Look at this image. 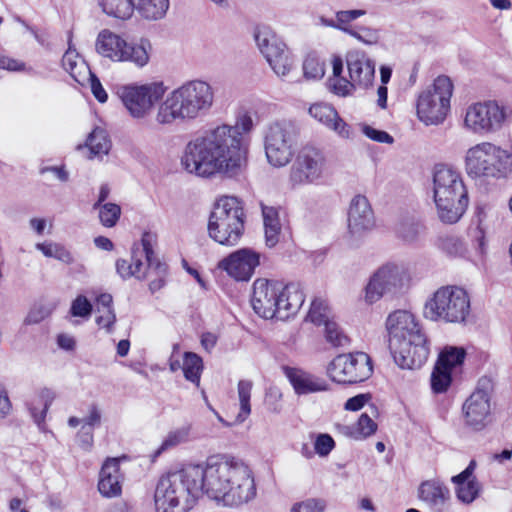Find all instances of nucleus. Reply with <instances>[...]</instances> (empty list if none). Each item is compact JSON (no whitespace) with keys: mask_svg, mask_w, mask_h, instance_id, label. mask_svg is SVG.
<instances>
[{"mask_svg":"<svg viewBox=\"0 0 512 512\" xmlns=\"http://www.w3.org/2000/svg\"><path fill=\"white\" fill-rule=\"evenodd\" d=\"M252 117L240 115L235 125H219L191 139L185 146L181 165L190 174L210 178L239 173L247 152V135L253 129Z\"/></svg>","mask_w":512,"mask_h":512,"instance_id":"obj_1","label":"nucleus"},{"mask_svg":"<svg viewBox=\"0 0 512 512\" xmlns=\"http://www.w3.org/2000/svg\"><path fill=\"white\" fill-rule=\"evenodd\" d=\"M199 496L226 507L237 508L256 498L257 488L252 469L242 459L218 455L202 465H188Z\"/></svg>","mask_w":512,"mask_h":512,"instance_id":"obj_2","label":"nucleus"},{"mask_svg":"<svg viewBox=\"0 0 512 512\" xmlns=\"http://www.w3.org/2000/svg\"><path fill=\"white\" fill-rule=\"evenodd\" d=\"M214 92L202 80L187 81L171 91L158 105L155 121L160 125L188 122L205 116L212 108Z\"/></svg>","mask_w":512,"mask_h":512,"instance_id":"obj_3","label":"nucleus"},{"mask_svg":"<svg viewBox=\"0 0 512 512\" xmlns=\"http://www.w3.org/2000/svg\"><path fill=\"white\" fill-rule=\"evenodd\" d=\"M433 198L442 222H458L469 201L461 173L451 166L437 164L433 170Z\"/></svg>","mask_w":512,"mask_h":512,"instance_id":"obj_4","label":"nucleus"},{"mask_svg":"<svg viewBox=\"0 0 512 512\" xmlns=\"http://www.w3.org/2000/svg\"><path fill=\"white\" fill-rule=\"evenodd\" d=\"M189 467L159 477L154 488L155 512H189L199 499Z\"/></svg>","mask_w":512,"mask_h":512,"instance_id":"obj_5","label":"nucleus"},{"mask_svg":"<svg viewBox=\"0 0 512 512\" xmlns=\"http://www.w3.org/2000/svg\"><path fill=\"white\" fill-rule=\"evenodd\" d=\"M465 169L472 178L506 179L512 175V152L491 142H481L466 151Z\"/></svg>","mask_w":512,"mask_h":512,"instance_id":"obj_6","label":"nucleus"},{"mask_svg":"<svg viewBox=\"0 0 512 512\" xmlns=\"http://www.w3.org/2000/svg\"><path fill=\"white\" fill-rule=\"evenodd\" d=\"M244 221L242 202L234 196H222L209 217V236L221 245L234 246L243 234Z\"/></svg>","mask_w":512,"mask_h":512,"instance_id":"obj_7","label":"nucleus"},{"mask_svg":"<svg viewBox=\"0 0 512 512\" xmlns=\"http://www.w3.org/2000/svg\"><path fill=\"white\" fill-rule=\"evenodd\" d=\"M470 313V297L459 286H443L437 289L424 306L425 318L432 321L462 323Z\"/></svg>","mask_w":512,"mask_h":512,"instance_id":"obj_8","label":"nucleus"},{"mask_svg":"<svg viewBox=\"0 0 512 512\" xmlns=\"http://www.w3.org/2000/svg\"><path fill=\"white\" fill-rule=\"evenodd\" d=\"M95 48L99 55L113 62H129L142 68L149 62L152 46L148 39L142 38L137 43H128L121 36L103 30L98 34Z\"/></svg>","mask_w":512,"mask_h":512,"instance_id":"obj_9","label":"nucleus"},{"mask_svg":"<svg viewBox=\"0 0 512 512\" xmlns=\"http://www.w3.org/2000/svg\"><path fill=\"white\" fill-rule=\"evenodd\" d=\"M298 129L291 121H276L263 131L264 150L268 163L276 168L288 165L295 155Z\"/></svg>","mask_w":512,"mask_h":512,"instance_id":"obj_10","label":"nucleus"},{"mask_svg":"<svg viewBox=\"0 0 512 512\" xmlns=\"http://www.w3.org/2000/svg\"><path fill=\"white\" fill-rule=\"evenodd\" d=\"M453 94V83L447 76H438L423 90L417 99V116L426 125L442 123L449 110Z\"/></svg>","mask_w":512,"mask_h":512,"instance_id":"obj_11","label":"nucleus"},{"mask_svg":"<svg viewBox=\"0 0 512 512\" xmlns=\"http://www.w3.org/2000/svg\"><path fill=\"white\" fill-rule=\"evenodd\" d=\"M409 280V272L403 264L385 263L370 276L364 290V301L371 305L383 297L398 295L407 288Z\"/></svg>","mask_w":512,"mask_h":512,"instance_id":"obj_12","label":"nucleus"},{"mask_svg":"<svg viewBox=\"0 0 512 512\" xmlns=\"http://www.w3.org/2000/svg\"><path fill=\"white\" fill-rule=\"evenodd\" d=\"M492 385L481 379L476 389L462 405L464 428L471 432H482L493 422Z\"/></svg>","mask_w":512,"mask_h":512,"instance_id":"obj_13","label":"nucleus"},{"mask_svg":"<svg viewBox=\"0 0 512 512\" xmlns=\"http://www.w3.org/2000/svg\"><path fill=\"white\" fill-rule=\"evenodd\" d=\"M165 91L166 87L162 82H150L121 86L117 90V95L132 118L144 119L152 113Z\"/></svg>","mask_w":512,"mask_h":512,"instance_id":"obj_14","label":"nucleus"},{"mask_svg":"<svg viewBox=\"0 0 512 512\" xmlns=\"http://www.w3.org/2000/svg\"><path fill=\"white\" fill-rule=\"evenodd\" d=\"M326 156L315 146H304L289 169L288 183L291 188L317 184L326 171Z\"/></svg>","mask_w":512,"mask_h":512,"instance_id":"obj_15","label":"nucleus"},{"mask_svg":"<svg viewBox=\"0 0 512 512\" xmlns=\"http://www.w3.org/2000/svg\"><path fill=\"white\" fill-rule=\"evenodd\" d=\"M373 372L372 362L364 352L340 354L327 367V374L334 382L354 384L368 379Z\"/></svg>","mask_w":512,"mask_h":512,"instance_id":"obj_16","label":"nucleus"},{"mask_svg":"<svg viewBox=\"0 0 512 512\" xmlns=\"http://www.w3.org/2000/svg\"><path fill=\"white\" fill-rule=\"evenodd\" d=\"M507 117V109L496 101L478 102L467 108L464 126L475 134L493 133L502 128Z\"/></svg>","mask_w":512,"mask_h":512,"instance_id":"obj_17","label":"nucleus"},{"mask_svg":"<svg viewBox=\"0 0 512 512\" xmlns=\"http://www.w3.org/2000/svg\"><path fill=\"white\" fill-rule=\"evenodd\" d=\"M254 40L270 67L278 76H286L293 61L286 45L277 38L268 26H258L254 31Z\"/></svg>","mask_w":512,"mask_h":512,"instance_id":"obj_18","label":"nucleus"},{"mask_svg":"<svg viewBox=\"0 0 512 512\" xmlns=\"http://www.w3.org/2000/svg\"><path fill=\"white\" fill-rule=\"evenodd\" d=\"M395 362L403 369L421 368L427 361L430 347L424 334L415 335L414 338L405 340L390 347Z\"/></svg>","mask_w":512,"mask_h":512,"instance_id":"obj_19","label":"nucleus"},{"mask_svg":"<svg viewBox=\"0 0 512 512\" xmlns=\"http://www.w3.org/2000/svg\"><path fill=\"white\" fill-rule=\"evenodd\" d=\"M258 265L259 254L251 249L242 248L222 259L218 268L226 271L237 281H248Z\"/></svg>","mask_w":512,"mask_h":512,"instance_id":"obj_20","label":"nucleus"},{"mask_svg":"<svg viewBox=\"0 0 512 512\" xmlns=\"http://www.w3.org/2000/svg\"><path fill=\"white\" fill-rule=\"evenodd\" d=\"M389 335V347L395 346L415 335L424 334L414 315L406 310L391 313L386 320Z\"/></svg>","mask_w":512,"mask_h":512,"instance_id":"obj_21","label":"nucleus"},{"mask_svg":"<svg viewBox=\"0 0 512 512\" xmlns=\"http://www.w3.org/2000/svg\"><path fill=\"white\" fill-rule=\"evenodd\" d=\"M277 282L257 279L253 283L251 305L254 312L264 319H276Z\"/></svg>","mask_w":512,"mask_h":512,"instance_id":"obj_22","label":"nucleus"},{"mask_svg":"<svg viewBox=\"0 0 512 512\" xmlns=\"http://www.w3.org/2000/svg\"><path fill=\"white\" fill-rule=\"evenodd\" d=\"M374 213L368 199L363 195L352 198L348 210V229L351 235L361 236L373 229Z\"/></svg>","mask_w":512,"mask_h":512,"instance_id":"obj_23","label":"nucleus"},{"mask_svg":"<svg viewBox=\"0 0 512 512\" xmlns=\"http://www.w3.org/2000/svg\"><path fill=\"white\" fill-rule=\"evenodd\" d=\"M277 294L275 305H277V320H287L293 317L302 307L305 296L298 283H289L283 286L277 282Z\"/></svg>","mask_w":512,"mask_h":512,"instance_id":"obj_24","label":"nucleus"},{"mask_svg":"<svg viewBox=\"0 0 512 512\" xmlns=\"http://www.w3.org/2000/svg\"><path fill=\"white\" fill-rule=\"evenodd\" d=\"M349 77L356 88L367 89L375 78V62L364 52L354 51L346 57Z\"/></svg>","mask_w":512,"mask_h":512,"instance_id":"obj_25","label":"nucleus"},{"mask_svg":"<svg viewBox=\"0 0 512 512\" xmlns=\"http://www.w3.org/2000/svg\"><path fill=\"white\" fill-rule=\"evenodd\" d=\"M154 236L150 233L143 234V246L146 251V278L155 276L150 280L149 289L152 293L159 291L165 285L167 265L161 262L153 250Z\"/></svg>","mask_w":512,"mask_h":512,"instance_id":"obj_26","label":"nucleus"},{"mask_svg":"<svg viewBox=\"0 0 512 512\" xmlns=\"http://www.w3.org/2000/svg\"><path fill=\"white\" fill-rule=\"evenodd\" d=\"M309 114L315 120L334 131L339 137H351V127L339 116L338 112L329 104L315 103L309 108Z\"/></svg>","mask_w":512,"mask_h":512,"instance_id":"obj_27","label":"nucleus"},{"mask_svg":"<svg viewBox=\"0 0 512 512\" xmlns=\"http://www.w3.org/2000/svg\"><path fill=\"white\" fill-rule=\"evenodd\" d=\"M418 497L432 511L442 512L450 498V491L439 480H426L418 488Z\"/></svg>","mask_w":512,"mask_h":512,"instance_id":"obj_28","label":"nucleus"},{"mask_svg":"<svg viewBox=\"0 0 512 512\" xmlns=\"http://www.w3.org/2000/svg\"><path fill=\"white\" fill-rule=\"evenodd\" d=\"M121 477L118 460L115 458L106 460L99 475L100 494L107 498L119 496L122 492Z\"/></svg>","mask_w":512,"mask_h":512,"instance_id":"obj_29","label":"nucleus"},{"mask_svg":"<svg viewBox=\"0 0 512 512\" xmlns=\"http://www.w3.org/2000/svg\"><path fill=\"white\" fill-rule=\"evenodd\" d=\"M116 270L123 279L130 277L138 280L146 279V251H144L143 237L140 243L133 246L131 260L119 259L116 262Z\"/></svg>","mask_w":512,"mask_h":512,"instance_id":"obj_30","label":"nucleus"},{"mask_svg":"<svg viewBox=\"0 0 512 512\" xmlns=\"http://www.w3.org/2000/svg\"><path fill=\"white\" fill-rule=\"evenodd\" d=\"M495 207L490 203H479L476 206L473 224L475 228L471 230V236L476 244V248L482 253L485 250V236L492 222L496 218Z\"/></svg>","mask_w":512,"mask_h":512,"instance_id":"obj_31","label":"nucleus"},{"mask_svg":"<svg viewBox=\"0 0 512 512\" xmlns=\"http://www.w3.org/2000/svg\"><path fill=\"white\" fill-rule=\"evenodd\" d=\"M284 373L297 394L327 390L325 380L298 368L284 367Z\"/></svg>","mask_w":512,"mask_h":512,"instance_id":"obj_32","label":"nucleus"},{"mask_svg":"<svg viewBox=\"0 0 512 512\" xmlns=\"http://www.w3.org/2000/svg\"><path fill=\"white\" fill-rule=\"evenodd\" d=\"M261 208L265 232V242L268 247H274L279 242L282 230L279 211L272 206L262 205Z\"/></svg>","mask_w":512,"mask_h":512,"instance_id":"obj_33","label":"nucleus"},{"mask_svg":"<svg viewBox=\"0 0 512 512\" xmlns=\"http://www.w3.org/2000/svg\"><path fill=\"white\" fill-rule=\"evenodd\" d=\"M62 66L80 84L90 70L82 57L70 47L62 57Z\"/></svg>","mask_w":512,"mask_h":512,"instance_id":"obj_34","label":"nucleus"},{"mask_svg":"<svg viewBox=\"0 0 512 512\" xmlns=\"http://www.w3.org/2000/svg\"><path fill=\"white\" fill-rule=\"evenodd\" d=\"M86 147L89 150V158L91 159L107 155L110 150L111 143L106 131L101 128H95L86 140Z\"/></svg>","mask_w":512,"mask_h":512,"instance_id":"obj_35","label":"nucleus"},{"mask_svg":"<svg viewBox=\"0 0 512 512\" xmlns=\"http://www.w3.org/2000/svg\"><path fill=\"white\" fill-rule=\"evenodd\" d=\"M396 234L405 242H414L424 231L423 224L414 217L406 216L399 220L395 228Z\"/></svg>","mask_w":512,"mask_h":512,"instance_id":"obj_36","label":"nucleus"},{"mask_svg":"<svg viewBox=\"0 0 512 512\" xmlns=\"http://www.w3.org/2000/svg\"><path fill=\"white\" fill-rule=\"evenodd\" d=\"M99 5L107 15L123 20L130 18L135 9L132 0H99Z\"/></svg>","mask_w":512,"mask_h":512,"instance_id":"obj_37","label":"nucleus"},{"mask_svg":"<svg viewBox=\"0 0 512 512\" xmlns=\"http://www.w3.org/2000/svg\"><path fill=\"white\" fill-rule=\"evenodd\" d=\"M343 429L349 437L361 440L373 435L377 430V424L367 413H363L354 425L345 426Z\"/></svg>","mask_w":512,"mask_h":512,"instance_id":"obj_38","label":"nucleus"},{"mask_svg":"<svg viewBox=\"0 0 512 512\" xmlns=\"http://www.w3.org/2000/svg\"><path fill=\"white\" fill-rule=\"evenodd\" d=\"M135 8L147 20H159L166 15L169 0H138Z\"/></svg>","mask_w":512,"mask_h":512,"instance_id":"obj_39","label":"nucleus"},{"mask_svg":"<svg viewBox=\"0 0 512 512\" xmlns=\"http://www.w3.org/2000/svg\"><path fill=\"white\" fill-rule=\"evenodd\" d=\"M36 249L41 251L45 257L54 258L65 264H72L74 257L72 253L61 243L46 241L37 243Z\"/></svg>","mask_w":512,"mask_h":512,"instance_id":"obj_40","label":"nucleus"},{"mask_svg":"<svg viewBox=\"0 0 512 512\" xmlns=\"http://www.w3.org/2000/svg\"><path fill=\"white\" fill-rule=\"evenodd\" d=\"M182 370L186 380L194 383L196 386H199L203 370V361L200 356L193 352H185Z\"/></svg>","mask_w":512,"mask_h":512,"instance_id":"obj_41","label":"nucleus"},{"mask_svg":"<svg viewBox=\"0 0 512 512\" xmlns=\"http://www.w3.org/2000/svg\"><path fill=\"white\" fill-rule=\"evenodd\" d=\"M191 427L185 425L170 431L162 441L159 448L154 452L153 457L160 456L163 452L170 450L189 440Z\"/></svg>","mask_w":512,"mask_h":512,"instance_id":"obj_42","label":"nucleus"},{"mask_svg":"<svg viewBox=\"0 0 512 512\" xmlns=\"http://www.w3.org/2000/svg\"><path fill=\"white\" fill-rule=\"evenodd\" d=\"M453 484L455 485L456 497L463 504H471L479 497L482 491V485L476 478L470 479L469 482Z\"/></svg>","mask_w":512,"mask_h":512,"instance_id":"obj_43","label":"nucleus"},{"mask_svg":"<svg viewBox=\"0 0 512 512\" xmlns=\"http://www.w3.org/2000/svg\"><path fill=\"white\" fill-rule=\"evenodd\" d=\"M253 383L250 380H240L238 382V398L240 403V412L236 417L238 423H242L251 413V391Z\"/></svg>","mask_w":512,"mask_h":512,"instance_id":"obj_44","label":"nucleus"},{"mask_svg":"<svg viewBox=\"0 0 512 512\" xmlns=\"http://www.w3.org/2000/svg\"><path fill=\"white\" fill-rule=\"evenodd\" d=\"M442 363H436L431 374V388L435 393L445 392L452 380L451 372L446 370Z\"/></svg>","mask_w":512,"mask_h":512,"instance_id":"obj_45","label":"nucleus"},{"mask_svg":"<svg viewBox=\"0 0 512 512\" xmlns=\"http://www.w3.org/2000/svg\"><path fill=\"white\" fill-rule=\"evenodd\" d=\"M464 358L465 351L463 348L447 347L439 354L436 363H440L442 361L443 367L452 372L453 368L462 364Z\"/></svg>","mask_w":512,"mask_h":512,"instance_id":"obj_46","label":"nucleus"},{"mask_svg":"<svg viewBox=\"0 0 512 512\" xmlns=\"http://www.w3.org/2000/svg\"><path fill=\"white\" fill-rule=\"evenodd\" d=\"M336 23L338 30L349 35L353 31L351 23L366 14L364 9L339 10L336 13Z\"/></svg>","mask_w":512,"mask_h":512,"instance_id":"obj_47","label":"nucleus"},{"mask_svg":"<svg viewBox=\"0 0 512 512\" xmlns=\"http://www.w3.org/2000/svg\"><path fill=\"white\" fill-rule=\"evenodd\" d=\"M99 219L103 226L111 228L116 225L121 215V208L115 203H105L100 205Z\"/></svg>","mask_w":512,"mask_h":512,"instance_id":"obj_48","label":"nucleus"},{"mask_svg":"<svg viewBox=\"0 0 512 512\" xmlns=\"http://www.w3.org/2000/svg\"><path fill=\"white\" fill-rule=\"evenodd\" d=\"M349 36L365 45H375L380 40V30L369 26H356Z\"/></svg>","mask_w":512,"mask_h":512,"instance_id":"obj_49","label":"nucleus"},{"mask_svg":"<svg viewBox=\"0 0 512 512\" xmlns=\"http://www.w3.org/2000/svg\"><path fill=\"white\" fill-rule=\"evenodd\" d=\"M323 325L325 326V337L329 343L335 347H342L348 344V337L335 321L329 319Z\"/></svg>","mask_w":512,"mask_h":512,"instance_id":"obj_50","label":"nucleus"},{"mask_svg":"<svg viewBox=\"0 0 512 512\" xmlns=\"http://www.w3.org/2000/svg\"><path fill=\"white\" fill-rule=\"evenodd\" d=\"M307 317L316 325L327 322L330 319V310L326 302L322 299L313 300Z\"/></svg>","mask_w":512,"mask_h":512,"instance_id":"obj_51","label":"nucleus"},{"mask_svg":"<svg viewBox=\"0 0 512 512\" xmlns=\"http://www.w3.org/2000/svg\"><path fill=\"white\" fill-rule=\"evenodd\" d=\"M303 72L307 79L319 80L325 74L324 63L314 55H308L303 62Z\"/></svg>","mask_w":512,"mask_h":512,"instance_id":"obj_52","label":"nucleus"},{"mask_svg":"<svg viewBox=\"0 0 512 512\" xmlns=\"http://www.w3.org/2000/svg\"><path fill=\"white\" fill-rule=\"evenodd\" d=\"M327 86L330 92L340 97L349 96L356 89V86L353 84L351 79L347 80L342 76L330 77L328 79Z\"/></svg>","mask_w":512,"mask_h":512,"instance_id":"obj_53","label":"nucleus"},{"mask_svg":"<svg viewBox=\"0 0 512 512\" xmlns=\"http://www.w3.org/2000/svg\"><path fill=\"white\" fill-rule=\"evenodd\" d=\"M93 311L92 303L84 295H78L71 303L69 314L72 317H79L88 320Z\"/></svg>","mask_w":512,"mask_h":512,"instance_id":"obj_54","label":"nucleus"},{"mask_svg":"<svg viewBox=\"0 0 512 512\" xmlns=\"http://www.w3.org/2000/svg\"><path fill=\"white\" fill-rule=\"evenodd\" d=\"M334 439L326 433L317 435L314 442V451L320 457H326L334 449Z\"/></svg>","mask_w":512,"mask_h":512,"instance_id":"obj_55","label":"nucleus"},{"mask_svg":"<svg viewBox=\"0 0 512 512\" xmlns=\"http://www.w3.org/2000/svg\"><path fill=\"white\" fill-rule=\"evenodd\" d=\"M439 247L448 255L456 256L463 252L462 241L454 236H446L440 239Z\"/></svg>","mask_w":512,"mask_h":512,"instance_id":"obj_56","label":"nucleus"},{"mask_svg":"<svg viewBox=\"0 0 512 512\" xmlns=\"http://www.w3.org/2000/svg\"><path fill=\"white\" fill-rule=\"evenodd\" d=\"M52 309L44 304L35 305L28 313L25 322L27 324H37L51 314Z\"/></svg>","mask_w":512,"mask_h":512,"instance_id":"obj_57","label":"nucleus"},{"mask_svg":"<svg viewBox=\"0 0 512 512\" xmlns=\"http://www.w3.org/2000/svg\"><path fill=\"white\" fill-rule=\"evenodd\" d=\"M325 504L321 500L308 499L292 506L291 512H324Z\"/></svg>","mask_w":512,"mask_h":512,"instance_id":"obj_58","label":"nucleus"},{"mask_svg":"<svg viewBox=\"0 0 512 512\" xmlns=\"http://www.w3.org/2000/svg\"><path fill=\"white\" fill-rule=\"evenodd\" d=\"M89 76L90 89L93 96L100 102L105 103L108 100V94L103 88L99 78L89 70L87 72Z\"/></svg>","mask_w":512,"mask_h":512,"instance_id":"obj_59","label":"nucleus"},{"mask_svg":"<svg viewBox=\"0 0 512 512\" xmlns=\"http://www.w3.org/2000/svg\"><path fill=\"white\" fill-rule=\"evenodd\" d=\"M101 411L96 404H91L88 407V414L82 418L83 425L85 429L93 430L94 427L100 426L101 424Z\"/></svg>","mask_w":512,"mask_h":512,"instance_id":"obj_60","label":"nucleus"},{"mask_svg":"<svg viewBox=\"0 0 512 512\" xmlns=\"http://www.w3.org/2000/svg\"><path fill=\"white\" fill-rule=\"evenodd\" d=\"M362 131L366 137L373 141L387 144H392L394 142V139L390 134L385 131L375 129L371 126L365 125Z\"/></svg>","mask_w":512,"mask_h":512,"instance_id":"obj_61","label":"nucleus"},{"mask_svg":"<svg viewBox=\"0 0 512 512\" xmlns=\"http://www.w3.org/2000/svg\"><path fill=\"white\" fill-rule=\"evenodd\" d=\"M98 312L101 314L96 317L97 325L106 329L107 332H111L116 322L114 310H101V308H98Z\"/></svg>","mask_w":512,"mask_h":512,"instance_id":"obj_62","label":"nucleus"},{"mask_svg":"<svg viewBox=\"0 0 512 512\" xmlns=\"http://www.w3.org/2000/svg\"><path fill=\"white\" fill-rule=\"evenodd\" d=\"M370 398L371 397L369 394H358L354 397L349 398L346 401L344 408L349 411H358L364 407V405L369 401Z\"/></svg>","mask_w":512,"mask_h":512,"instance_id":"obj_63","label":"nucleus"},{"mask_svg":"<svg viewBox=\"0 0 512 512\" xmlns=\"http://www.w3.org/2000/svg\"><path fill=\"white\" fill-rule=\"evenodd\" d=\"M93 430L85 429V426L81 427V430L77 434L78 445L85 451H89L93 445Z\"/></svg>","mask_w":512,"mask_h":512,"instance_id":"obj_64","label":"nucleus"}]
</instances>
